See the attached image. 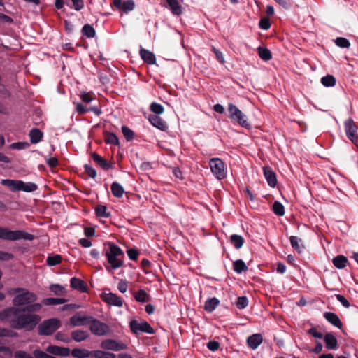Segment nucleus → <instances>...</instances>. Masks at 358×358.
I'll return each instance as SVG.
<instances>
[{
  "label": "nucleus",
  "instance_id": "obj_1",
  "mask_svg": "<svg viewBox=\"0 0 358 358\" xmlns=\"http://www.w3.org/2000/svg\"><path fill=\"white\" fill-rule=\"evenodd\" d=\"M41 320L38 315L27 313L22 307H11L0 312V320L17 330L32 331Z\"/></svg>",
  "mask_w": 358,
  "mask_h": 358
},
{
  "label": "nucleus",
  "instance_id": "obj_2",
  "mask_svg": "<svg viewBox=\"0 0 358 358\" xmlns=\"http://www.w3.org/2000/svg\"><path fill=\"white\" fill-rule=\"evenodd\" d=\"M124 256V252L119 246L113 243H109V250L106 251V257L110 266H106V269L110 271L122 267Z\"/></svg>",
  "mask_w": 358,
  "mask_h": 358
},
{
  "label": "nucleus",
  "instance_id": "obj_3",
  "mask_svg": "<svg viewBox=\"0 0 358 358\" xmlns=\"http://www.w3.org/2000/svg\"><path fill=\"white\" fill-rule=\"evenodd\" d=\"M13 292L18 293L13 299V303L15 306H27L28 304L35 302L37 299L35 294L23 288L15 289Z\"/></svg>",
  "mask_w": 358,
  "mask_h": 358
},
{
  "label": "nucleus",
  "instance_id": "obj_4",
  "mask_svg": "<svg viewBox=\"0 0 358 358\" xmlns=\"http://www.w3.org/2000/svg\"><path fill=\"white\" fill-rule=\"evenodd\" d=\"M0 238L9 241L20 239L31 241L34 238V236L24 231H11L6 228L0 227Z\"/></svg>",
  "mask_w": 358,
  "mask_h": 358
},
{
  "label": "nucleus",
  "instance_id": "obj_5",
  "mask_svg": "<svg viewBox=\"0 0 358 358\" xmlns=\"http://www.w3.org/2000/svg\"><path fill=\"white\" fill-rule=\"evenodd\" d=\"M61 327V322L57 318L45 320L38 327L39 335L50 336Z\"/></svg>",
  "mask_w": 358,
  "mask_h": 358
},
{
  "label": "nucleus",
  "instance_id": "obj_6",
  "mask_svg": "<svg viewBox=\"0 0 358 358\" xmlns=\"http://www.w3.org/2000/svg\"><path fill=\"white\" fill-rule=\"evenodd\" d=\"M213 174L218 179L222 180L226 178L227 173L224 169V163L220 158H212L209 161Z\"/></svg>",
  "mask_w": 358,
  "mask_h": 358
},
{
  "label": "nucleus",
  "instance_id": "obj_7",
  "mask_svg": "<svg viewBox=\"0 0 358 358\" xmlns=\"http://www.w3.org/2000/svg\"><path fill=\"white\" fill-rule=\"evenodd\" d=\"M228 111L229 113V117L236 121L238 124L246 129L250 127V124L245 119V115L235 105L229 103L228 105Z\"/></svg>",
  "mask_w": 358,
  "mask_h": 358
},
{
  "label": "nucleus",
  "instance_id": "obj_8",
  "mask_svg": "<svg viewBox=\"0 0 358 358\" xmlns=\"http://www.w3.org/2000/svg\"><path fill=\"white\" fill-rule=\"evenodd\" d=\"M129 327L132 333L139 334L141 333L153 334V328L148 322H141L134 320L129 322Z\"/></svg>",
  "mask_w": 358,
  "mask_h": 358
},
{
  "label": "nucleus",
  "instance_id": "obj_9",
  "mask_svg": "<svg viewBox=\"0 0 358 358\" xmlns=\"http://www.w3.org/2000/svg\"><path fill=\"white\" fill-rule=\"evenodd\" d=\"M89 325L92 333L96 336H104L110 331V328L106 323L101 322L93 317Z\"/></svg>",
  "mask_w": 358,
  "mask_h": 358
},
{
  "label": "nucleus",
  "instance_id": "obj_10",
  "mask_svg": "<svg viewBox=\"0 0 358 358\" xmlns=\"http://www.w3.org/2000/svg\"><path fill=\"white\" fill-rule=\"evenodd\" d=\"M345 130L348 138L358 148V129L352 119L345 122Z\"/></svg>",
  "mask_w": 358,
  "mask_h": 358
},
{
  "label": "nucleus",
  "instance_id": "obj_11",
  "mask_svg": "<svg viewBox=\"0 0 358 358\" xmlns=\"http://www.w3.org/2000/svg\"><path fill=\"white\" fill-rule=\"evenodd\" d=\"M101 348L107 350H113V351H120L127 350L128 348V345L124 343L117 342L113 339H105L101 343Z\"/></svg>",
  "mask_w": 358,
  "mask_h": 358
},
{
  "label": "nucleus",
  "instance_id": "obj_12",
  "mask_svg": "<svg viewBox=\"0 0 358 358\" xmlns=\"http://www.w3.org/2000/svg\"><path fill=\"white\" fill-rule=\"evenodd\" d=\"M92 316H87L78 313L70 318V323L73 327L90 324Z\"/></svg>",
  "mask_w": 358,
  "mask_h": 358
},
{
  "label": "nucleus",
  "instance_id": "obj_13",
  "mask_svg": "<svg viewBox=\"0 0 358 358\" xmlns=\"http://www.w3.org/2000/svg\"><path fill=\"white\" fill-rule=\"evenodd\" d=\"M113 5L119 10L125 13L131 11L135 8V3L133 0H113Z\"/></svg>",
  "mask_w": 358,
  "mask_h": 358
},
{
  "label": "nucleus",
  "instance_id": "obj_14",
  "mask_svg": "<svg viewBox=\"0 0 358 358\" xmlns=\"http://www.w3.org/2000/svg\"><path fill=\"white\" fill-rule=\"evenodd\" d=\"M102 300L109 305H113L117 307H121L123 305L122 299L118 296L116 294L103 293L101 295Z\"/></svg>",
  "mask_w": 358,
  "mask_h": 358
},
{
  "label": "nucleus",
  "instance_id": "obj_15",
  "mask_svg": "<svg viewBox=\"0 0 358 358\" xmlns=\"http://www.w3.org/2000/svg\"><path fill=\"white\" fill-rule=\"evenodd\" d=\"M73 103L76 105V112L79 115H84L88 111H92L95 115L98 116L102 113L101 110L96 106H91L90 108H87L82 103L73 102Z\"/></svg>",
  "mask_w": 358,
  "mask_h": 358
},
{
  "label": "nucleus",
  "instance_id": "obj_16",
  "mask_svg": "<svg viewBox=\"0 0 358 358\" xmlns=\"http://www.w3.org/2000/svg\"><path fill=\"white\" fill-rule=\"evenodd\" d=\"M1 184L8 187L13 192L21 191L23 181L10 179H3L1 180Z\"/></svg>",
  "mask_w": 358,
  "mask_h": 358
},
{
  "label": "nucleus",
  "instance_id": "obj_17",
  "mask_svg": "<svg viewBox=\"0 0 358 358\" xmlns=\"http://www.w3.org/2000/svg\"><path fill=\"white\" fill-rule=\"evenodd\" d=\"M262 341L263 336L261 334H254L247 338V344L252 350H256Z\"/></svg>",
  "mask_w": 358,
  "mask_h": 358
},
{
  "label": "nucleus",
  "instance_id": "obj_18",
  "mask_svg": "<svg viewBox=\"0 0 358 358\" xmlns=\"http://www.w3.org/2000/svg\"><path fill=\"white\" fill-rule=\"evenodd\" d=\"M141 59L148 64H155L156 63V57L155 54L143 48L139 51Z\"/></svg>",
  "mask_w": 358,
  "mask_h": 358
},
{
  "label": "nucleus",
  "instance_id": "obj_19",
  "mask_svg": "<svg viewBox=\"0 0 358 358\" xmlns=\"http://www.w3.org/2000/svg\"><path fill=\"white\" fill-rule=\"evenodd\" d=\"M263 171H264V175L267 180L268 184L271 187H274L277 183L275 173L273 172V171L270 167H268V166H264L263 168Z\"/></svg>",
  "mask_w": 358,
  "mask_h": 358
},
{
  "label": "nucleus",
  "instance_id": "obj_20",
  "mask_svg": "<svg viewBox=\"0 0 358 358\" xmlns=\"http://www.w3.org/2000/svg\"><path fill=\"white\" fill-rule=\"evenodd\" d=\"M169 9L175 15H180L182 13V7L178 0H166Z\"/></svg>",
  "mask_w": 358,
  "mask_h": 358
},
{
  "label": "nucleus",
  "instance_id": "obj_21",
  "mask_svg": "<svg viewBox=\"0 0 358 358\" xmlns=\"http://www.w3.org/2000/svg\"><path fill=\"white\" fill-rule=\"evenodd\" d=\"M324 317L332 325L340 329L342 327V322L338 315L335 313L331 312H326L324 314Z\"/></svg>",
  "mask_w": 358,
  "mask_h": 358
},
{
  "label": "nucleus",
  "instance_id": "obj_22",
  "mask_svg": "<svg viewBox=\"0 0 358 358\" xmlns=\"http://www.w3.org/2000/svg\"><path fill=\"white\" fill-rule=\"evenodd\" d=\"M325 346L329 350H334L337 348L338 342L336 337L331 333H327L324 336Z\"/></svg>",
  "mask_w": 358,
  "mask_h": 358
},
{
  "label": "nucleus",
  "instance_id": "obj_23",
  "mask_svg": "<svg viewBox=\"0 0 358 358\" xmlns=\"http://www.w3.org/2000/svg\"><path fill=\"white\" fill-rule=\"evenodd\" d=\"M149 120L154 127L159 129L162 131H164L167 128L166 122L161 117L157 116L156 115H150Z\"/></svg>",
  "mask_w": 358,
  "mask_h": 358
},
{
  "label": "nucleus",
  "instance_id": "obj_24",
  "mask_svg": "<svg viewBox=\"0 0 358 358\" xmlns=\"http://www.w3.org/2000/svg\"><path fill=\"white\" fill-rule=\"evenodd\" d=\"M92 158L94 162L99 166H100L104 170H108L111 168V165L104 159L101 156L96 152L92 154Z\"/></svg>",
  "mask_w": 358,
  "mask_h": 358
},
{
  "label": "nucleus",
  "instance_id": "obj_25",
  "mask_svg": "<svg viewBox=\"0 0 358 358\" xmlns=\"http://www.w3.org/2000/svg\"><path fill=\"white\" fill-rule=\"evenodd\" d=\"M71 287L73 289L79 290L82 292L87 291V285L85 281L80 280L76 277L71 279Z\"/></svg>",
  "mask_w": 358,
  "mask_h": 358
},
{
  "label": "nucleus",
  "instance_id": "obj_26",
  "mask_svg": "<svg viewBox=\"0 0 358 358\" xmlns=\"http://www.w3.org/2000/svg\"><path fill=\"white\" fill-rule=\"evenodd\" d=\"M332 263L336 268L342 269L346 266L348 259L344 255H340L333 258Z\"/></svg>",
  "mask_w": 358,
  "mask_h": 358
},
{
  "label": "nucleus",
  "instance_id": "obj_27",
  "mask_svg": "<svg viewBox=\"0 0 358 358\" xmlns=\"http://www.w3.org/2000/svg\"><path fill=\"white\" fill-rule=\"evenodd\" d=\"M43 132L38 129L34 128L29 131L30 142L33 144L38 143L43 138Z\"/></svg>",
  "mask_w": 358,
  "mask_h": 358
},
{
  "label": "nucleus",
  "instance_id": "obj_28",
  "mask_svg": "<svg viewBox=\"0 0 358 358\" xmlns=\"http://www.w3.org/2000/svg\"><path fill=\"white\" fill-rule=\"evenodd\" d=\"M89 336V334L83 330H75L71 332L72 338L76 342H81Z\"/></svg>",
  "mask_w": 358,
  "mask_h": 358
},
{
  "label": "nucleus",
  "instance_id": "obj_29",
  "mask_svg": "<svg viewBox=\"0 0 358 358\" xmlns=\"http://www.w3.org/2000/svg\"><path fill=\"white\" fill-rule=\"evenodd\" d=\"M111 192L114 196L117 198H122L124 193V190L120 183L114 182L111 185Z\"/></svg>",
  "mask_w": 358,
  "mask_h": 358
},
{
  "label": "nucleus",
  "instance_id": "obj_30",
  "mask_svg": "<svg viewBox=\"0 0 358 358\" xmlns=\"http://www.w3.org/2000/svg\"><path fill=\"white\" fill-rule=\"evenodd\" d=\"M219 303L220 301L217 298H210L205 302L204 308L207 312L211 313L217 308Z\"/></svg>",
  "mask_w": 358,
  "mask_h": 358
},
{
  "label": "nucleus",
  "instance_id": "obj_31",
  "mask_svg": "<svg viewBox=\"0 0 358 358\" xmlns=\"http://www.w3.org/2000/svg\"><path fill=\"white\" fill-rule=\"evenodd\" d=\"M134 296L138 302L141 303L148 302L150 299V295L144 289H140L135 292Z\"/></svg>",
  "mask_w": 358,
  "mask_h": 358
},
{
  "label": "nucleus",
  "instance_id": "obj_32",
  "mask_svg": "<svg viewBox=\"0 0 358 358\" xmlns=\"http://www.w3.org/2000/svg\"><path fill=\"white\" fill-rule=\"evenodd\" d=\"M71 355L76 358H87L92 355V352L86 349L75 348L72 350Z\"/></svg>",
  "mask_w": 358,
  "mask_h": 358
},
{
  "label": "nucleus",
  "instance_id": "obj_33",
  "mask_svg": "<svg viewBox=\"0 0 358 358\" xmlns=\"http://www.w3.org/2000/svg\"><path fill=\"white\" fill-rule=\"evenodd\" d=\"M92 356L94 358H116L114 353L102 350L92 351Z\"/></svg>",
  "mask_w": 358,
  "mask_h": 358
},
{
  "label": "nucleus",
  "instance_id": "obj_34",
  "mask_svg": "<svg viewBox=\"0 0 358 358\" xmlns=\"http://www.w3.org/2000/svg\"><path fill=\"white\" fill-rule=\"evenodd\" d=\"M95 213L99 217H109L111 215L110 213L108 211L106 206L104 205H98L95 208Z\"/></svg>",
  "mask_w": 358,
  "mask_h": 358
},
{
  "label": "nucleus",
  "instance_id": "obj_35",
  "mask_svg": "<svg viewBox=\"0 0 358 358\" xmlns=\"http://www.w3.org/2000/svg\"><path fill=\"white\" fill-rule=\"evenodd\" d=\"M81 32L83 36L89 38H94L96 35V31L94 28L89 24H86L83 26Z\"/></svg>",
  "mask_w": 358,
  "mask_h": 358
},
{
  "label": "nucleus",
  "instance_id": "obj_36",
  "mask_svg": "<svg viewBox=\"0 0 358 358\" xmlns=\"http://www.w3.org/2000/svg\"><path fill=\"white\" fill-rule=\"evenodd\" d=\"M230 242L235 248L239 249L243 246L244 243V239L240 235L233 234L230 236Z\"/></svg>",
  "mask_w": 358,
  "mask_h": 358
},
{
  "label": "nucleus",
  "instance_id": "obj_37",
  "mask_svg": "<svg viewBox=\"0 0 358 358\" xmlns=\"http://www.w3.org/2000/svg\"><path fill=\"white\" fill-rule=\"evenodd\" d=\"M257 52L259 57L264 61H268L272 58L271 52L266 48L259 47Z\"/></svg>",
  "mask_w": 358,
  "mask_h": 358
},
{
  "label": "nucleus",
  "instance_id": "obj_38",
  "mask_svg": "<svg viewBox=\"0 0 358 358\" xmlns=\"http://www.w3.org/2000/svg\"><path fill=\"white\" fill-rule=\"evenodd\" d=\"M233 268L237 273H241L243 271H246L248 267L242 259H238L233 262Z\"/></svg>",
  "mask_w": 358,
  "mask_h": 358
},
{
  "label": "nucleus",
  "instance_id": "obj_39",
  "mask_svg": "<svg viewBox=\"0 0 358 358\" xmlns=\"http://www.w3.org/2000/svg\"><path fill=\"white\" fill-rule=\"evenodd\" d=\"M321 83L324 87H334L336 84V78L332 75H327L321 78Z\"/></svg>",
  "mask_w": 358,
  "mask_h": 358
},
{
  "label": "nucleus",
  "instance_id": "obj_40",
  "mask_svg": "<svg viewBox=\"0 0 358 358\" xmlns=\"http://www.w3.org/2000/svg\"><path fill=\"white\" fill-rule=\"evenodd\" d=\"M66 5L73 8L76 10H80L84 7L83 0H66Z\"/></svg>",
  "mask_w": 358,
  "mask_h": 358
},
{
  "label": "nucleus",
  "instance_id": "obj_41",
  "mask_svg": "<svg viewBox=\"0 0 358 358\" xmlns=\"http://www.w3.org/2000/svg\"><path fill=\"white\" fill-rule=\"evenodd\" d=\"M66 301V299L62 298H46L43 299V303L45 306H54L58 304H63Z\"/></svg>",
  "mask_w": 358,
  "mask_h": 358
},
{
  "label": "nucleus",
  "instance_id": "obj_42",
  "mask_svg": "<svg viewBox=\"0 0 358 358\" xmlns=\"http://www.w3.org/2000/svg\"><path fill=\"white\" fill-rule=\"evenodd\" d=\"M62 262V257L59 255L53 256H48L46 259V263L49 266H54L58 265Z\"/></svg>",
  "mask_w": 358,
  "mask_h": 358
},
{
  "label": "nucleus",
  "instance_id": "obj_43",
  "mask_svg": "<svg viewBox=\"0 0 358 358\" xmlns=\"http://www.w3.org/2000/svg\"><path fill=\"white\" fill-rule=\"evenodd\" d=\"M273 211L278 216H282L285 214L283 205L279 201H275L273 204Z\"/></svg>",
  "mask_w": 358,
  "mask_h": 358
},
{
  "label": "nucleus",
  "instance_id": "obj_44",
  "mask_svg": "<svg viewBox=\"0 0 358 358\" xmlns=\"http://www.w3.org/2000/svg\"><path fill=\"white\" fill-rule=\"evenodd\" d=\"M41 304L38 303H32L30 304H28L27 306L22 307L23 309L26 310L27 313H34L36 312H38L41 308Z\"/></svg>",
  "mask_w": 358,
  "mask_h": 358
},
{
  "label": "nucleus",
  "instance_id": "obj_45",
  "mask_svg": "<svg viewBox=\"0 0 358 358\" xmlns=\"http://www.w3.org/2000/svg\"><path fill=\"white\" fill-rule=\"evenodd\" d=\"M105 141L106 143L117 145L119 144L118 138L113 133H106L105 135Z\"/></svg>",
  "mask_w": 358,
  "mask_h": 358
},
{
  "label": "nucleus",
  "instance_id": "obj_46",
  "mask_svg": "<svg viewBox=\"0 0 358 358\" xmlns=\"http://www.w3.org/2000/svg\"><path fill=\"white\" fill-rule=\"evenodd\" d=\"M336 45L342 48H348L350 46L348 39L343 37H337L334 41Z\"/></svg>",
  "mask_w": 358,
  "mask_h": 358
},
{
  "label": "nucleus",
  "instance_id": "obj_47",
  "mask_svg": "<svg viewBox=\"0 0 358 358\" xmlns=\"http://www.w3.org/2000/svg\"><path fill=\"white\" fill-rule=\"evenodd\" d=\"M78 96L82 101L85 103H90L94 99V96L90 92L83 91Z\"/></svg>",
  "mask_w": 358,
  "mask_h": 358
},
{
  "label": "nucleus",
  "instance_id": "obj_48",
  "mask_svg": "<svg viewBox=\"0 0 358 358\" xmlns=\"http://www.w3.org/2000/svg\"><path fill=\"white\" fill-rule=\"evenodd\" d=\"M21 191H24L26 192H32L37 189L38 187L35 183L33 182H24L22 186Z\"/></svg>",
  "mask_w": 358,
  "mask_h": 358
},
{
  "label": "nucleus",
  "instance_id": "obj_49",
  "mask_svg": "<svg viewBox=\"0 0 358 358\" xmlns=\"http://www.w3.org/2000/svg\"><path fill=\"white\" fill-rule=\"evenodd\" d=\"M50 290L51 292H52L55 294L60 296V295H63L64 288L59 285L55 284V285H51L50 286Z\"/></svg>",
  "mask_w": 358,
  "mask_h": 358
},
{
  "label": "nucleus",
  "instance_id": "obj_50",
  "mask_svg": "<svg viewBox=\"0 0 358 358\" xmlns=\"http://www.w3.org/2000/svg\"><path fill=\"white\" fill-rule=\"evenodd\" d=\"M289 240H290V243L292 245V247L294 250H296L299 252H300L301 247L299 245V242L301 241V239L299 238H298L297 236H290Z\"/></svg>",
  "mask_w": 358,
  "mask_h": 358
},
{
  "label": "nucleus",
  "instance_id": "obj_51",
  "mask_svg": "<svg viewBox=\"0 0 358 358\" xmlns=\"http://www.w3.org/2000/svg\"><path fill=\"white\" fill-rule=\"evenodd\" d=\"M236 306L238 309L245 308L248 304V300L246 296H239L237 299Z\"/></svg>",
  "mask_w": 358,
  "mask_h": 358
},
{
  "label": "nucleus",
  "instance_id": "obj_52",
  "mask_svg": "<svg viewBox=\"0 0 358 358\" xmlns=\"http://www.w3.org/2000/svg\"><path fill=\"white\" fill-rule=\"evenodd\" d=\"M122 134H123L124 136L125 137V138L127 141H131V140L133 139V138H134V132L128 127L122 126Z\"/></svg>",
  "mask_w": 358,
  "mask_h": 358
},
{
  "label": "nucleus",
  "instance_id": "obj_53",
  "mask_svg": "<svg viewBox=\"0 0 358 358\" xmlns=\"http://www.w3.org/2000/svg\"><path fill=\"white\" fill-rule=\"evenodd\" d=\"M150 110L157 115L162 114L164 112V108L162 106L157 103H152L150 105Z\"/></svg>",
  "mask_w": 358,
  "mask_h": 358
},
{
  "label": "nucleus",
  "instance_id": "obj_54",
  "mask_svg": "<svg viewBox=\"0 0 358 358\" xmlns=\"http://www.w3.org/2000/svg\"><path fill=\"white\" fill-rule=\"evenodd\" d=\"M33 354L35 358H55L52 355H48L40 350H35Z\"/></svg>",
  "mask_w": 358,
  "mask_h": 358
},
{
  "label": "nucleus",
  "instance_id": "obj_55",
  "mask_svg": "<svg viewBox=\"0 0 358 358\" xmlns=\"http://www.w3.org/2000/svg\"><path fill=\"white\" fill-rule=\"evenodd\" d=\"M259 26L262 29L267 30L271 27V23L269 19L266 17L262 18L259 20Z\"/></svg>",
  "mask_w": 358,
  "mask_h": 358
},
{
  "label": "nucleus",
  "instance_id": "obj_56",
  "mask_svg": "<svg viewBox=\"0 0 358 358\" xmlns=\"http://www.w3.org/2000/svg\"><path fill=\"white\" fill-rule=\"evenodd\" d=\"M211 50L214 52L217 61L219 62H220L221 64H224V55H223L222 52L221 51H220L219 50L216 49L214 46H212Z\"/></svg>",
  "mask_w": 358,
  "mask_h": 358
},
{
  "label": "nucleus",
  "instance_id": "obj_57",
  "mask_svg": "<svg viewBox=\"0 0 358 358\" xmlns=\"http://www.w3.org/2000/svg\"><path fill=\"white\" fill-rule=\"evenodd\" d=\"M85 172L88 174V176L92 178H96V170L89 164H85L84 166Z\"/></svg>",
  "mask_w": 358,
  "mask_h": 358
},
{
  "label": "nucleus",
  "instance_id": "obj_58",
  "mask_svg": "<svg viewBox=\"0 0 358 358\" xmlns=\"http://www.w3.org/2000/svg\"><path fill=\"white\" fill-rule=\"evenodd\" d=\"M273 1L285 9L289 8L291 7V6L292 5V0H273Z\"/></svg>",
  "mask_w": 358,
  "mask_h": 358
},
{
  "label": "nucleus",
  "instance_id": "obj_59",
  "mask_svg": "<svg viewBox=\"0 0 358 358\" xmlns=\"http://www.w3.org/2000/svg\"><path fill=\"white\" fill-rule=\"evenodd\" d=\"M55 338L66 343H68L71 341L69 337L62 332H57L55 335Z\"/></svg>",
  "mask_w": 358,
  "mask_h": 358
},
{
  "label": "nucleus",
  "instance_id": "obj_60",
  "mask_svg": "<svg viewBox=\"0 0 358 358\" xmlns=\"http://www.w3.org/2000/svg\"><path fill=\"white\" fill-rule=\"evenodd\" d=\"M127 255L130 259L136 261L139 255V252L134 248H130L127 250Z\"/></svg>",
  "mask_w": 358,
  "mask_h": 358
},
{
  "label": "nucleus",
  "instance_id": "obj_61",
  "mask_svg": "<svg viewBox=\"0 0 358 358\" xmlns=\"http://www.w3.org/2000/svg\"><path fill=\"white\" fill-rule=\"evenodd\" d=\"M15 358H34L29 353L24 351H16L14 354Z\"/></svg>",
  "mask_w": 358,
  "mask_h": 358
},
{
  "label": "nucleus",
  "instance_id": "obj_62",
  "mask_svg": "<svg viewBox=\"0 0 358 358\" xmlns=\"http://www.w3.org/2000/svg\"><path fill=\"white\" fill-rule=\"evenodd\" d=\"M127 288H128L127 282L124 280H120L118 283V286H117L118 290L122 293H124L127 292Z\"/></svg>",
  "mask_w": 358,
  "mask_h": 358
},
{
  "label": "nucleus",
  "instance_id": "obj_63",
  "mask_svg": "<svg viewBox=\"0 0 358 358\" xmlns=\"http://www.w3.org/2000/svg\"><path fill=\"white\" fill-rule=\"evenodd\" d=\"M207 348L211 351H216L220 348V343L215 341H210L207 343Z\"/></svg>",
  "mask_w": 358,
  "mask_h": 358
},
{
  "label": "nucleus",
  "instance_id": "obj_64",
  "mask_svg": "<svg viewBox=\"0 0 358 358\" xmlns=\"http://www.w3.org/2000/svg\"><path fill=\"white\" fill-rule=\"evenodd\" d=\"M336 299L345 308L350 307L349 301L341 294H336Z\"/></svg>",
  "mask_w": 358,
  "mask_h": 358
}]
</instances>
